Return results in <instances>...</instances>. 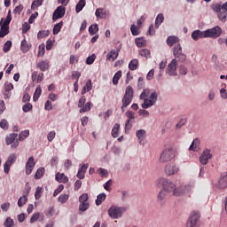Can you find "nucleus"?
<instances>
[{"mask_svg":"<svg viewBox=\"0 0 227 227\" xmlns=\"http://www.w3.org/2000/svg\"><path fill=\"white\" fill-rule=\"evenodd\" d=\"M18 136L19 135L17 133L9 135L5 139L6 145H12L13 143H15L17 141Z\"/></svg>","mask_w":227,"mask_h":227,"instance_id":"cd10ccee","label":"nucleus"},{"mask_svg":"<svg viewBox=\"0 0 227 227\" xmlns=\"http://www.w3.org/2000/svg\"><path fill=\"white\" fill-rule=\"evenodd\" d=\"M120 132V124L115 123L112 129V137H118Z\"/></svg>","mask_w":227,"mask_h":227,"instance_id":"58836bf2","label":"nucleus"},{"mask_svg":"<svg viewBox=\"0 0 227 227\" xmlns=\"http://www.w3.org/2000/svg\"><path fill=\"white\" fill-rule=\"evenodd\" d=\"M164 22V14L160 13L157 15L155 19V27L156 29L159 28V26L161 25V23Z\"/></svg>","mask_w":227,"mask_h":227,"instance_id":"72a5a7b5","label":"nucleus"},{"mask_svg":"<svg viewBox=\"0 0 227 227\" xmlns=\"http://www.w3.org/2000/svg\"><path fill=\"white\" fill-rule=\"evenodd\" d=\"M157 187H162L168 194H173V196H182L184 192L180 191V188H176V184L169 179L160 177L156 181Z\"/></svg>","mask_w":227,"mask_h":227,"instance_id":"f257e3e1","label":"nucleus"},{"mask_svg":"<svg viewBox=\"0 0 227 227\" xmlns=\"http://www.w3.org/2000/svg\"><path fill=\"white\" fill-rule=\"evenodd\" d=\"M36 65L37 68H39L41 72H45L49 70V67H51L49 60H41Z\"/></svg>","mask_w":227,"mask_h":227,"instance_id":"6ab92c4d","label":"nucleus"},{"mask_svg":"<svg viewBox=\"0 0 227 227\" xmlns=\"http://www.w3.org/2000/svg\"><path fill=\"white\" fill-rule=\"evenodd\" d=\"M29 49H31V44L27 43L26 39H23L20 44V51L26 53L28 52Z\"/></svg>","mask_w":227,"mask_h":227,"instance_id":"a878e982","label":"nucleus"},{"mask_svg":"<svg viewBox=\"0 0 227 227\" xmlns=\"http://www.w3.org/2000/svg\"><path fill=\"white\" fill-rule=\"evenodd\" d=\"M63 27V21L57 23L53 27V35H58L61 28Z\"/></svg>","mask_w":227,"mask_h":227,"instance_id":"49530a36","label":"nucleus"},{"mask_svg":"<svg viewBox=\"0 0 227 227\" xmlns=\"http://www.w3.org/2000/svg\"><path fill=\"white\" fill-rule=\"evenodd\" d=\"M65 13H67V9H65V7L62 5L57 7L52 15L53 22H56L58 19H63V17H65Z\"/></svg>","mask_w":227,"mask_h":227,"instance_id":"9d476101","label":"nucleus"},{"mask_svg":"<svg viewBox=\"0 0 227 227\" xmlns=\"http://www.w3.org/2000/svg\"><path fill=\"white\" fill-rule=\"evenodd\" d=\"M86 104V97L85 96H82L79 99L78 102V107H84V105Z\"/></svg>","mask_w":227,"mask_h":227,"instance_id":"69168bd1","label":"nucleus"},{"mask_svg":"<svg viewBox=\"0 0 227 227\" xmlns=\"http://www.w3.org/2000/svg\"><path fill=\"white\" fill-rule=\"evenodd\" d=\"M126 116L128 118V121L125 124V130H130L132 129V120L136 118L134 112L129 110L126 112Z\"/></svg>","mask_w":227,"mask_h":227,"instance_id":"f8f14e48","label":"nucleus"},{"mask_svg":"<svg viewBox=\"0 0 227 227\" xmlns=\"http://www.w3.org/2000/svg\"><path fill=\"white\" fill-rule=\"evenodd\" d=\"M27 137H29V130L26 129L20 133L19 139L20 141H24V139H27Z\"/></svg>","mask_w":227,"mask_h":227,"instance_id":"de8ad7c7","label":"nucleus"},{"mask_svg":"<svg viewBox=\"0 0 227 227\" xmlns=\"http://www.w3.org/2000/svg\"><path fill=\"white\" fill-rule=\"evenodd\" d=\"M46 36H49V30H42L39 31L37 34L38 40H42V38H46Z\"/></svg>","mask_w":227,"mask_h":227,"instance_id":"8fccbe9b","label":"nucleus"},{"mask_svg":"<svg viewBox=\"0 0 227 227\" xmlns=\"http://www.w3.org/2000/svg\"><path fill=\"white\" fill-rule=\"evenodd\" d=\"M10 49H12V41H7L3 48L4 52H10Z\"/></svg>","mask_w":227,"mask_h":227,"instance_id":"bf43d9fd","label":"nucleus"},{"mask_svg":"<svg viewBox=\"0 0 227 227\" xmlns=\"http://www.w3.org/2000/svg\"><path fill=\"white\" fill-rule=\"evenodd\" d=\"M93 106V104L91 103V101L87 102L85 105H83V106H82L80 108V113H88L89 111H91V106Z\"/></svg>","mask_w":227,"mask_h":227,"instance_id":"c756f323","label":"nucleus"},{"mask_svg":"<svg viewBox=\"0 0 227 227\" xmlns=\"http://www.w3.org/2000/svg\"><path fill=\"white\" fill-rule=\"evenodd\" d=\"M142 104V109H148L152 107V106H155V102H157V92H152L149 98H146Z\"/></svg>","mask_w":227,"mask_h":227,"instance_id":"423d86ee","label":"nucleus"},{"mask_svg":"<svg viewBox=\"0 0 227 227\" xmlns=\"http://www.w3.org/2000/svg\"><path fill=\"white\" fill-rule=\"evenodd\" d=\"M218 189H226L227 188V172H224L221 175L220 179L216 184Z\"/></svg>","mask_w":227,"mask_h":227,"instance_id":"4468645a","label":"nucleus"},{"mask_svg":"<svg viewBox=\"0 0 227 227\" xmlns=\"http://www.w3.org/2000/svg\"><path fill=\"white\" fill-rule=\"evenodd\" d=\"M24 10V5H22V4H20V5L16 6L13 10V13L15 15H20V13H22V11Z\"/></svg>","mask_w":227,"mask_h":227,"instance_id":"864d4df0","label":"nucleus"},{"mask_svg":"<svg viewBox=\"0 0 227 227\" xmlns=\"http://www.w3.org/2000/svg\"><path fill=\"white\" fill-rule=\"evenodd\" d=\"M192 152H198L200 150V138H195L190 145Z\"/></svg>","mask_w":227,"mask_h":227,"instance_id":"c85d7f7f","label":"nucleus"},{"mask_svg":"<svg viewBox=\"0 0 227 227\" xmlns=\"http://www.w3.org/2000/svg\"><path fill=\"white\" fill-rule=\"evenodd\" d=\"M43 175H45V168H38L35 175V180H40V178H42V176H43Z\"/></svg>","mask_w":227,"mask_h":227,"instance_id":"a19ab883","label":"nucleus"},{"mask_svg":"<svg viewBox=\"0 0 227 227\" xmlns=\"http://www.w3.org/2000/svg\"><path fill=\"white\" fill-rule=\"evenodd\" d=\"M4 19L2 18V20H0V38H4V36H6V35H8L10 33V27H4L3 25Z\"/></svg>","mask_w":227,"mask_h":227,"instance_id":"f3484780","label":"nucleus"},{"mask_svg":"<svg viewBox=\"0 0 227 227\" xmlns=\"http://www.w3.org/2000/svg\"><path fill=\"white\" fill-rule=\"evenodd\" d=\"M10 22H12V11L9 10L6 19L2 21V26H4L5 27H10Z\"/></svg>","mask_w":227,"mask_h":227,"instance_id":"473e14b6","label":"nucleus"},{"mask_svg":"<svg viewBox=\"0 0 227 227\" xmlns=\"http://www.w3.org/2000/svg\"><path fill=\"white\" fill-rule=\"evenodd\" d=\"M175 148L173 147H168L163 150L160 156V162L164 163V162H169V160H173L175 159Z\"/></svg>","mask_w":227,"mask_h":227,"instance_id":"20e7f679","label":"nucleus"},{"mask_svg":"<svg viewBox=\"0 0 227 227\" xmlns=\"http://www.w3.org/2000/svg\"><path fill=\"white\" fill-rule=\"evenodd\" d=\"M168 194H169L168 192H166L164 189H161L158 194V200L162 201L163 200H166L168 198Z\"/></svg>","mask_w":227,"mask_h":227,"instance_id":"4c0bfd02","label":"nucleus"},{"mask_svg":"<svg viewBox=\"0 0 227 227\" xmlns=\"http://www.w3.org/2000/svg\"><path fill=\"white\" fill-rule=\"evenodd\" d=\"M84 6H86V0H80L75 7L76 13L82 12Z\"/></svg>","mask_w":227,"mask_h":227,"instance_id":"7c9ffc66","label":"nucleus"},{"mask_svg":"<svg viewBox=\"0 0 227 227\" xmlns=\"http://www.w3.org/2000/svg\"><path fill=\"white\" fill-rule=\"evenodd\" d=\"M173 54L175 58H177L179 61H185L187 59V56L182 52V46L180 43H177L173 49Z\"/></svg>","mask_w":227,"mask_h":227,"instance_id":"1a4fd4ad","label":"nucleus"},{"mask_svg":"<svg viewBox=\"0 0 227 227\" xmlns=\"http://www.w3.org/2000/svg\"><path fill=\"white\" fill-rule=\"evenodd\" d=\"M42 4H43V0H34L31 4V10H36V8H39Z\"/></svg>","mask_w":227,"mask_h":227,"instance_id":"79ce46f5","label":"nucleus"},{"mask_svg":"<svg viewBox=\"0 0 227 227\" xmlns=\"http://www.w3.org/2000/svg\"><path fill=\"white\" fill-rule=\"evenodd\" d=\"M198 223H200V213L192 211L186 225L187 227H199Z\"/></svg>","mask_w":227,"mask_h":227,"instance_id":"0eeeda50","label":"nucleus"},{"mask_svg":"<svg viewBox=\"0 0 227 227\" xmlns=\"http://www.w3.org/2000/svg\"><path fill=\"white\" fill-rule=\"evenodd\" d=\"M167 74L171 76L176 75V60L175 59L168 65Z\"/></svg>","mask_w":227,"mask_h":227,"instance_id":"ddd939ff","label":"nucleus"},{"mask_svg":"<svg viewBox=\"0 0 227 227\" xmlns=\"http://www.w3.org/2000/svg\"><path fill=\"white\" fill-rule=\"evenodd\" d=\"M35 158L30 157L26 164V175H31L33 169L35 168Z\"/></svg>","mask_w":227,"mask_h":227,"instance_id":"dca6fc26","label":"nucleus"},{"mask_svg":"<svg viewBox=\"0 0 227 227\" xmlns=\"http://www.w3.org/2000/svg\"><path fill=\"white\" fill-rule=\"evenodd\" d=\"M130 31L133 36H137L139 35V28H137L136 25H131Z\"/></svg>","mask_w":227,"mask_h":227,"instance_id":"13d9d810","label":"nucleus"},{"mask_svg":"<svg viewBox=\"0 0 227 227\" xmlns=\"http://www.w3.org/2000/svg\"><path fill=\"white\" fill-rule=\"evenodd\" d=\"M26 203H27V197L23 195L18 200V207H24V205H26Z\"/></svg>","mask_w":227,"mask_h":227,"instance_id":"603ef678","label":"nucleus"},{"mask_svg":"<svg viewBox=\"0 0 227 227\" xmlns=\"http://www.w3.org/2000/svg\"><path fill=\"white\" fill-rule=\"evenodd\" d=\"M206 32V38H219L221 35H223V28L219 26H215V27L208 28L205 30Z\"/></svg>","mask_w":227,"mask_h":227,"instance_id":"39448f33","label":"nucleus"},{"mask_svg":"<svg viewBox=\"0 0 227 227\" xmlns=\"http://www.w3.org/2000/svg\"><path fill=\"white\" fill-rule=\"evenodd\" d=\"M90 208V203L89 202H80L79 205V210L80 212H86Z\"/></svg>","mask_w":227,"mask_h":227,"instance_id":"09e8293b","label":"nucleus"},{"mask_svg":"<svg viewBox=\"0 0 227 227\" xmlns=\"http://www.w3.org/2000/svg\"><path fill=\"white\" fill-rule=\"evenodd\" d=\"M54 137H56V131H50L47 136V139L49 143H52V141L54 140Z\"/></svg>","mask_w":227,"mask_h":227,"instance_id":"e2e57ef3","label":"nucleus"},{"mask_svg":"<svg viewBox=\"0 0 227 227\" xmlns=\"http://www.w3.org/2000/svg\"><path fill=\"white\" fill-rule=\"evenodd\" d=\"M95 15L98 19H106V17H107V11L104 8H98Z\"/></svg>","mask_w":227,"mask_h":227,"instance_id":"4be33fe9","label":"nucleus"},{"mask_svg":"<svg viewBox=\"0 0 227 227\" xmlns=\"http://www.w3.org/2000/svg\"><path fill=\"white\" fill-rule=\"evenodd\" d=\"M213 12H215L216 13H220V12H223V5L216 4L212 6Z\"/></svg>","mask_w":227,"mask_h":227,"instance_id":"052dcab7","label":"nucleus"},{"mask_svg":"<svg viewBox=\"0 0 227 227\" xmlns=\"http://www.w3.org/2000/svg\"><path fill=\"white\" fill-rule=\"evenodd\" d=\"M124 212H127V207L112 206L108 209V215L112 219H120V217L123 215Z\"/></svg>","mask_w":227,"mask_h":227,"instance_id":"7ed1b4c3","label":"nucleus"},{"mask_svg":"<svg viewBox=\"0 0 227 227\" xmlns=\"http://www.w3.org/2000/svg\"><path fill=\"white\" fill-rule=\"evenodd\" d=\"M17 162V154L16 153H12L8 157L7 160L5 161L4 165V171L6 175L10 173V168H12V164H15Z\"/></svg>","mask_w":227,"mask_h":227,"instance_id":"6e6552de","label":"nucleus"},{"mask_svg":"<svg viewBox=\"0 0 227 227\" xmlns=\"http://www.w3.org/2000/svg\"><path fill=\"white\" fill-rule=\"evenodd\" d=\"M40 95H42V88L40 86L36 87L35 91L34 93V102H36L38 98H40Z\"/></svg>","mask_w":227,"mask_h":227,"instance_id":"c03bdc74","label":"nucleus"},{"mask_svg":"<svg viewBox=\"0 0 227 227\" xmlns=\"http://www.w3.org/2000/svg\"><path fill=\"white\" fill-rule=\"evenodd\" d=\"M121 79V71H118L115 73L113 78V84L116 86L118 84V82Z\"/></svg>","mask_w":227,"mask_h":227,"instance_id":"37998d69","label":"nucleus"},{"mask_svg":"<svg viewBox=\"0 0 227 227\" xmlns=\"http://www.w3.org/2000/svg\"><path fill=\"white\" fill-rule=\"evenodd\" d=\"M68 198H70V195L67 193H63L59 195L58 201L59 203H67L68 201Z\"/></svg>","mask_w":227,"mask_h":227,"instance_id":"a18cd8bd","label":"nucleus"},{"mask_svg":"<svg viewBox=\"0 0 227 227\" xmlns=\"http://www.w3.org/2000/svg\"><path fill=\"white\" fill-rule=\"evenodd\" d=\"M92 88L91 80H88L82 90V95H86V93L91 91Z\"/></svg>","mask_w":227,"mask_h":227,"instance_id":"393cba45","label":"nucleus"},{"mask_svg":"<svg viewBox=\"0 0 227 227\" xmlns=\"http://www.w3.org/2000/svg\"><path fill=\"white\" fill-rule=\"evenodd\" d=\"M135 43L137 44V46L138 47H145V45H146V41H145V38L141 37V38H137L135 40Z\"/></svg>","mask_w":227,"mask_h":227,"instance_id":"3c124183","label":"nucleus"},{"mask_svg":"<svg viewBox=\"0 0 227 227\" xmlns=\"http://www.w3.org/2000/svg\"><path fill=\"white\" fill-rule=\"evenodd\" d=\"M139 54L142 56V58H146V59L152 58V54L148 49L140 50Z\"/></svg>","mask_w":227,"mask_h":227,"instance_id":"e433bc0d","label":"nucleus"},{"mask_svg":"<svg viewBox=\"0 0 227 227\" xmlns=\"http://www.w3.org/2000/svg\"><path fill=\"white\" fill-rule=\"evenodd\" d=\"M0 127L4 130H8V121H6V119L2 120L0 122Z\"/></svg>","mask_w":227,"mask_h":227,"instance_id":"0e129e2a","label":"nucleus"},{"mask_svg":"<svg viewBox=\"0 0 227 227\" xmlns=\"http://www.w3.org/2000/svg\"><path fill=\"white\" fill-rule=\"evenodd\" d=\"M89 33L90 36H93V35H97L98 33V25L93 24L89 27Z\"/></svg>","mask_w":227,"mask_h":227,"instance_id":"c9c22d12","label":"nucleus"},{"mask_svg":"<svg viewBox=\"0 0 227 227\" xmlns=\"http://www.w3.org/2000/svg\"><path fill=\"white\" fill-rule=\"evenodd\" d=\"M217 17L221 22H226L227 20V12L224 9L222 12H218Z\"/></svg>","mask_w":227,"mask_h":227,"instance_id":"f704fd0d","label":"nucleus"},{"mask_svg":"<svg viewBox=\"0 0 227 227\" xmlns=\"http://www.w3.org/2000/svg\"><path fill=\"white\" fill-rule=\"evenodd\" d=\"M4 226H5V227H12V226H13V219H12L11 217H8L5 220V222L4 223Z\"/></svg>","mask_w":227,"mask_h":227,"instance_id":"774afa93","label":"nucleus"},{"mask_svg":"<svg viewBox=\"0 0 227 227\" xmlns=\"http://www.w3.org/2000/svg\"><path fill=\"white\" fill-rule=\"evenodd\" d=\"M132 98H134V89H132V86L129 85L126 88L125 94L121 100L122 106L121 109L122 113H125V107H129V106L132 104Z\"/></svg>","mask_w":227,"mask_h":227,"instance_id":"f03ea898","label":"nucleus"},{"mask_svg":"<svg viewBox=\"0 0 227 227\" xmlns=\"http://www.w3.org/2000/svg\"><path fill=\"white\" fill-rule=\"evenodd\" d=\"M55 180L59 182V184H67L68 182V176L65 175V173H59L58 172L55 176Z\"/></svg>","mask_w":227,"mask_h":227,"instance_id":"aec40b11","label":"nucleus"},{"mask_svg":"<svg viewBox=\"0 0 227 227\" xmlns=\"http://www.w3.org/2000/svg\"><path fill=\"white\" fill-rule=\"evenodd\" d=\"M150 97V89H145L140 95V100H144L145 98H148Z\"/></svg>","mask_w":227,"mask_h":227,"instance_id":"5fc2aeb1","label":"nucleus"},{"mask_svg":"<svg viewBox=\"0 0 227 227\" xmlns=\"http://www.w3.org/2000/svg\"><path fill=\"white\" fill-rule=\"evenodd\" d=\"M38 49L37 58H43L45 55V43L40 44Z\"/></svg>","mask_w":227,"mask_h":227,"instance_id":"ea45409f","label":"nucleus"},{"mask_svg":"<svg viewBox=\"0 0 227 227\" xmlns=\"http://www.w3.org/2000/svg\"><path fill=\"white\" fill-rule=\"evenodd\" d=\"M106 198H107V195H106V193H100L99 195H98L96 200V205L98 207H100V205H102V202L106 201Z\"/></svg>","mask_w":227,"mask_h":227,"instance_id":"2f4dec72","label":"nucleus"},{"mask_svg":"<svg viewBox=\"0 0 227 227\" xmlns=\"http://www.w3.org/2000/svg\"><path fill=\"white\" fill-rule=\"evenodd\" d=\"M90 197L88 196V193H83L79 197V202L80 203H88V200Z\"/></svg>","mask_w":227,"mask_h":227,"instance_id":"6e6d98bb","label":"nucleus"},{"mask_svg":"<svg viewBox=\"0 0 227 227\" xmlns=\"http://www.w3.org/2000/svg\"><path fill=\"white\" fill-rule=\"evenodd\" d=\"M138 67H139V60H137V59H134L130 60V62L129 63V68L131 71L137 70Z\"/></svg>","mask_w":227,"mask_h":227,"instance_id":"bb28decb","label":"nucleus"},{"mask_svg":"<svg viewBox=\"0 0 227 227\" xmlns=\"http://www.w3.org/2000/svg\"><path fill=\"white\" fill-rule=\"evenodd\" d=\"M120 51V48L116 50H112L110 52L107 53L106 55V59H108V61H115V59L118 58V51Z\"/></svg>","mask_w":227,"mask_h":227,"instance_id":"412c9836","label":"nucleus"},{"mask_svg":"<svg viewBox=\"0 0 227 227\" xmlns=\"http://www.w3.org/2000/svg\"><path fill=\"white\" fill-rule=\"evenodd\" d=\"M96 59H97V56H95V54H92V55L89 56L86 59V64L87 65H93V63H95Z\"/></svg>","mask_w":227,"mask_h":227,"instance_id":"4d7b16f0","label":"nucleus"},{"mask_svg":"<svg viewBox=\"0 0 227 227\" xmlns=\"http://www.w3.org/2000/svg\"><path fill=\"white\" fill-rule=\"evenodd\" d=\"M205 31L195 30L192 33V38L195 41H198L200 38H207Z\"/></svg>","mask_w":227,"mask_h":227,"instance_id":"a211bd4d","label":"nucleus"},{"mask_svg":"<svg viewBox=\"0 0 227 227\" xmlns=\"http://www.w3.org/2000/svg\"><path fill=\"white\" fill-rule=\"evenodd\" d=\"M136 136H137L139 143L141 144L142 141H145V139H146V130L138 129L136 132Z\"/></svg>","mask_w":227,"mask_h":227,"instance_id":"b1692460","label":"nucleus"},{"mask_svg":"<svg viewBox=\"0 0 227 227\" xmlns=\"http://www.w3.org/2000/svg\"><path fill=\"white\" fill-rule=\"evenodd\" d=\"M178 171V167H176L175 164H168L165 167V173L168 176H171V175H176Z\"/></svg>","mask_w":227,"mask_h":227,"instance_id":"2eb2a0df","label":"nucleus"},{"mask_svg":"<svg viewBox=\"0 0 227 227\" xmlns=\"http://www.w3.org/2000/svg\"><path fill=\"white\" fill-rule=\"evenodd\" d=\"M178 42H180V39H178V37L175 35H170L167 38V44L168 45V47H173L175 43H180Z\"/></svg>","mask_w":227,"mask_h":227,"instance_id":"5701e85b","label":"nucleus"},{"mask_svg":"<svg viewBox=\"0 0 227 227\" xmlns=\"http://www.w3.org/2000/svg\"><path fill=\"white\" fill-rule=\"evenodd\" d=\"M4 90L7 93H10L13 90V83L6 82L4 83Z\"/></svg>","mask_w":227,"mask_h":227,"instance_id":"680f3d73","label":"nucleus"},{"mask_svg":"<svg viewBox=\"0 0 227 227\" xmlns=\"http://www.w3.org/2000/svg\"><path fill=\"white\" fill-rule=\"evenodd\" d=\"M212 159V153H210V149H206L203 151L201 155L200 156V162L203 166H207L208 164V160Z\"/></svg>","mask_w":227,"mask_h":227,"instance_id":"9b49d317","label":"nucleus"},{"mask_svg":"<svg viewBox=\"0 0 227 227\" xmlns=\"http://www.w3.org/2000/svg\"><path fill=\"white\" fill-rule=\"evenodd\" d=\"M38 17V12H35L31 14L30 18L28 19V24H33L35 22V20Z\"/></svg>","mask_w":227,"mask_h":227,"instance_id":"338daca9","label":"nucleus"}]
</instances>
